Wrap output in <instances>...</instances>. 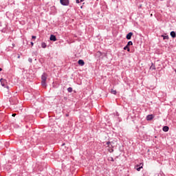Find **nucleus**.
Wrapping results in <instances>:
<instances>
[{
    "label": "nucleus",
    "mask_w": 176,
    "mask_h": 176,
    "mask_svg": "<svg viewBox=\"0 0 176 176\" xmlns=\"http://www.w3.org/2000/svg\"><path fill=\"white\" fill-rule=\"evenodd\" d=\"M47 79V74H43L41 76V85L43 87H46V80Z\"/></svg>",
    "instance_id": "obj_1"
},
{
    "label": "nucleus",
    "mask_w": 176,
    "mask_h": 176,
    "mask_svg": "<svg viewBox=\"0 0 176 176\" xmlns=\"http://www.w3.org/2000/svg\"><path fill=\"white\" fill-rule=\"evenodd\" d=\"M130 46H133V42L129 41L127 45L124 47V50H127V52H130Z\"/></svg>",
    "instance_id": "obj_2"
},
{
    "label": "nucleus",
    "mask_w": 176,
    "mask_h": 176,
    "mask_svg": "<svg viewBox=\"0 0 176 176\" xmlns=\"http://www.w3.org/2000/svg\"><path fill=\"white\" fill-rule=\"evenodd\" d=\"M60 2L61 5H63V6H68V5H69V0H60Z\"/></svg>",
    "instance_id": "obj_3"
},
{
    "label": "nucleus",
    "mask_w": 176,
    "mask_h": 176,
    "mask_svg": "<svg viewBox=\"0 0 176 176\" xmlns=\"http://www.w3.org/2000/svg\"><path fill=\"white\" fill-rule=\"evenodd\" d=\"M0 82H1V86H3V87H5L6 86V85H8V81H6V79L1 78Z\"/></svg>",
    "instance_id": "obj_4"
},
{
    "label": "nucleus",
    "mask_w": 176,
    "mask_h": 176,
    "mask_svg": "<svg viewBox=\"0 0 176 176\" xmlns=\"http://www.w3.org/2000/svg\"><path fill=\"white\" fill-rule=\"evenodd\" d=\"M142 166H144V164H140V165H136L135 166V168L137 170V171H141V169L142 168Z\"/></svg>",
    "instance_id": "obj_5"
},
{
    "label": "nucleus",
    "mask_w": 176,
    "mask_h": 176,
    "mask_svg": "<svg viewBox=\"0 0 176 176\" xmlns=\"http://www.w3.org/2000/svg\"><path fill=\"white\" fill-rule=\"evenodd\" d=\"M50 41H53V42H56L57 41V38H56V36L52 34L50 38Z\"/></svg>",
    "instance_id": "obj_6"
},
{
    "label": "nucleus",
    "mask_w": 176,
    "mask_h": 176,
    "mask_svg": "<svg viewBox=\"0 0 176 176\" xmlns=\"http://www.w3.org/2000/svg\"><path fill=\"white\" fill-rule=\"evenodd\" d=\"M131 36H133V32H129V33L126 35V39H128V40L131 39Z\"/></svg>",
    "instance_id": "obj_7"
},
{
    "label": "nucleus",
    "mask_w": 176,
    "mask_h": 176,
    "mask_svg": "<svg viewBox=\"0 0 176 176\" xmlns=\"http://www.w3.org/2000/svg\"><path fill=\"white\" fill-rule=\"evenodd\" d=\"M78 63L79 65H81V67H83V65H85V61L83 60H79Z\"/></svg>",
    "instance_id": "obj_8"
},
{
    "label": "nucleus",
    "mask_w": 176,
    "mask_h": 176,
    "mask_svg": "<svg viewBox=\"0 0 176 176\" xmlns=\"http://www.w3.org/2000/svg\"><path fill=\"white\" fill-rule=\"evenodd\" d=\"M153 118H155L153 116V115H148V116H146V120H152V119H153Z\"/></svg>",
    "instance_id": "obj_9"
},
{
    "label": "nucleus",
    "mask_w": 176,
    "mask_h": 176,
    "mask_svg": "<svg viewBox=\"0 0 176 176\" xmlns=\"http://www.w3.org/2000/svg\"><path fill=\"white\" fill-rule=\"evenodd\" d=\"M163 131H165V133H167L168 131V126H165L162 128Z\"/></svg>",
    "instance_id": "obj_10"
},
{
    "label": "nucleus",
    "mask_w": 176,
    "mask_h": 176,
    "mask_svg": "<svg viewBox=\"0 0 176 176\" xmlns=\"http://www.w3.org/2000/svg\"><path fill=\"white\" fill-rule=\"evenodd\" d=\"M170 36H172V38H175L176 37L175 32H174V31L171 32Z\"/></svg>",
    "instance_id": "obj_11"
},
{
    "label": "nucleus",
    "mask_w": 176,
    "mask_h": 176,
    "mask_svg": "<svg viewBox=\"0 0 176 176\" xmlns=\"http://www.w3.org/2000/svg\"><path fill=\"white\" fill-rule=\"evenodd\" d=\"M47 45L45 43H41V47H43V49H45Z\"/></svg>",
    "instance_id": "obj_12"
},
{
    "label": "nucleus",
    "mask_w": 176,
    "mask_h": 176,
    "mask_svg": "<svg viewBox=\"0 0 176 176\" xmlns=\"http://www.w3.org/2000/svg\"><path fill=\"white\" fill-rule=\"evenodd\" d=\"M111 94L116 95V90H115V89H111Z\"/></svg>",
    "instance_id": "obj_13"
},
{
    "label": "nucleus",
    "mask_w": 176,
    "mask_h": 176,
    "mask_svg": "<svg viewBox=\"0 0 176 176\" xmlns=\"http://www.w3.org/2000/svg\"><path fill=\"white\" fill-rule=\"evenodd\" d=\"M107 145H108L109 148H111L112 145H111V142H107Z\"/></svg>",
    "instance_id": "obj_14"
},
{
    "label": "nucleus",
    "mask_w": 176,
    "mask_h": 176,
    "mask_svg": "<svg viewBox=\"0 0 176 176\" xmlns=\"http://www.w3.org/2000/svg\"><path fill=\"white\" fill-rule=\"evenodd\" d=\"M164 40L168 39V36H162Z\"/></svg>",
    "instance_id": "obj_15"
},
{
    "label": "nucleus",
    "mask_w": 176,
    "mask_h": 176,
    "mask_svg": "<svg viewBox=\"0 0 176 176\" xmlns=\"http://www.w3.org/2000/svg\"><path fill=\"white\" fill-rule=\"evenodd\" d=\"M67 91H69V93H72V88L69 87V88L67 89Z\"/></svg>",
    "instance_id": "obj_16"
},
{
    "label": "nucleus",
    "mask_w": 176,
    "mask_h": 176,
    "mask_svg": "<svg viewBox=\"0 0 176 176\" xmlns=\"http://www.w3.org/2000/svg\"><path fill=\"white\" fill-rule=\"evenodd\" d=\"M150 69H155V66H151V67H150Z\"/></svg>",
    "instance_id": "obj_17"
},
{
    "label": "nucleus",
    "mask_w": 176,
    "mask_h": 176,
    "mask_svg": "<svg viewBox=\"0 0 176 176\" xmlns=\"http://www.w3.org/2000/svg\"><path fill=\"white\" fill-rule=\"evenodd\" d=\"M76 3H80V0H76Z\"/></svg>",
    "instance_id": "obj_18"
},
{
    "label": "nucleus",
    "mask_w": 176,
    "mask_h": 176,
    "mask_svg": "<svg viewBox=\"0 0 176 176\" xmlns=\"http://www.w3.org/2000/svg\"><path fill=\"white\" fill-rule=\"evenodd\" d=\"M32 38L33 39H36V36H32Z\"/></svg>",
    "instance_id": "obj_19"
},
{
    "label": "nucleus",
    "mask_w": 176,
    "mask_h": 176,
    "mask_svg": "<svg viewBox=\"0 0 176 176\" xmlns=\"http://www.w3.org/2000/svg\"><path fill=\"white\" fill-rule=\"evenodd\" d=\"M97 54H98V56H101V53H100V52H98L97 53Z\"/></svg>",
    "instance_id": "obj_20"
},
{
    "label": "nucleus",
    "mask_w": 176,
    "mask_h": 176,
    "mask_svg": "<svg viewBox=\"0 0 176 176\" xmlns=\"http://www.w3.org/2000/svg\"><path fill=\"white\" fill-rule=\"evenodd\" d=\"M109 151L110 153H112V152H113V149L109 150Z\"/></svg>",
    "instance_id": "obj_21"
},
{
    "label": "nucleus",
    "mask_w": 176,
    "mask_h": 176,
    "mask_svg": "<svg viewBox=\"0 0 176 176\" xmlns=\"http://www.w3.org/2000/svg\"><path fill=\"white\" fill-rule=\"evenodd\" d=\"M12 116H13V117L16 116V113H13V114H12Z\"/></svg>",
    "instance_id": "obj_22"
},
{
    "label": "nucleus",
    "mask_w": 176,
    "mask_h": 176,
    "mask_svg": "<svg viewBox=\"0 0 176 176\" xmlns=\"http://www.w3.org/2000/svg\"><path fill=\"white\" fill-rule=\"evenodd\" d=\"M32 46H34V43L31 42Z\"/></svg>",
    "instance_id": "obj_23"
},
{
    "label": "nucleus",
    "mask_w": 176,
    "mask_h": 176,
    "mask_svg": "<svg viewBox=\"0 0 176 176\" xmlns=\"http://www.w3.org/2000/svg\"><path fill=\"white\" fill-rule=\"evenodd\" d=\"M83 1H85V0H80V2H83Z\"/></svg>",
    "instance_id": "obj_24"
},
{
    "label": "nucleus",
    "mask_w": 176,
    "mask_h": 176,
    "mask_svg": "<svg viewBox=\"0 0 176 176\" xmlns=\"http://www.w3.org/2000/svg\"><path fill=\"white\" fill-rule=\"evenodd\" d=\"M6 88H7L8 89H9V86H6Z\"/></svg>",
    "instance_id": "obj_25"
},
{
    "label": "nucleus",
    "mask_w": 176,
    "mask_h": 176,
    "mask_svg": "<svg viewBox=\"0 0 176 176\" xmlns=\"http://www.w3.org/2000/svg\"><path fill=\"white\" fill-rule=\"evenodd\" d=\"M29 60L30 61V63L32 61V59H29Z\"/></svg>",
    "instance_id": "obj_26"
},
{
    "label": "nucleus",
    "mask_w": 176,
    "mask_h": 176,
    "mask_svg": "<svg viewBox=\"0 0 176 176\" xmlns=\"http://www.w3.org/2000/svg\"><path fill=\"white\" fill-rule=\"evenodd\" d=\"M2 71V68H0V72Z\"/></svg>",
    "instance_id": "obj_27"
},
{
    "label": "nucleus",
    "mask_w": 176,
    "mask_h": 176,
    "mask_svg": "<svg viewBox=\"0 0 176 176\" xmlns=\"http://www.w3.org/2000/svg\"><path fill=\"white\" fill-rule=\"evenodd\" d=\"M12 46L14 47V44H12Z\"/></svg>",
    "instance_id": "obj_28"
}]
</instances>
